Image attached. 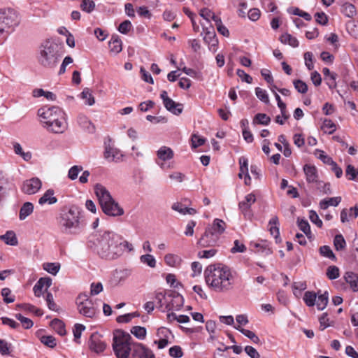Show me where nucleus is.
Listing matches in <instances>:
<instances>
[{"label": "nucleus", "mask_w": 358, "mask_h": 358, "mask_svg": "<svg viewBox=\"0 0 358 358\" xmlns=\"http://www.w3.org/2000/svg\"><path fill=\"white\" fill-rule=\"evenodd\" d=\"M90 247L102 259L113 260L122 254L120 236L113 231H99L90 237Z\"/></svg>", "instance_id": "obj_1"}, {"label": "nucleus", "mask_w": 358, "mask_h": 358, "mask_svg": "<svg viewBox=\"0 0 358 358\" xmlns=\"http://www.w3.org/2000/svg\"><path fill=\"white\" fill-rule=\"evenodd\" d=\"M206 285L217 292H227L234 287V277L230 268L223 264H211L204 271Z\"/></svg>", "instance_id": "obj_2"}, {"label": "nucleus", "mask_w": 358, "mask_h": 358, "mask_svg": "<svg viewBox=\"0 0 358 358\" xmlns=\"http://www.w3.org/2000/svg\"><path fill=\"white\" fill-rule=\"evenodd\" d=\"M43 127L55 134H62L68 127L64 111L58 106L43 107L38 110Z\"/></svg>", "instance_id": "obj_3"}, {"label": "nucleus", "mask_w": 358, "mask_h": 358, "mask_svg": "<svg viewBox=\"0 0 358 358\" xmlns=\"http://www.w3.org/2000/svg\"><path fill=\"white\" fill-rule=\"evenodd\" d=\"M81 213L75 206L63 207L57 217L59 227L67 233H76L82 225Z\"/></svg>", "instance_id": "obj_4"}, {"label": "nucleus", "mask_w": 358, "mask_h": 358, "mask_svg": "<svg viewBox=\"0 0 358 358\" xmlns=\"http://www.w3.org/2000/svg\"><path fill=\"white\" fill-rule=\"evenodd\" d=\"M60 58L59 45L56 43L47 40L39 46L37 61L43 68L55 69L57 66Z\"/></svg>", "instance_id": "obj_5"}, {"label": "nucleus", "mask_w": 358, "mask_h": 358, "mask_svg": "<svg viewBox=\"0 0 358 358\" xmlns=\"http://www.w3.org/2000/svg\"><path fill=\"white\" fill-rule=\"evenodd\" d=\"M94 193L99 200L102 211L108 216L117 217L124 214V210L112 197L109 191L102 185L94 186Z\"/></svg>", "instance_id": "obj_6"}, {"label": "nucleus", "mask_w": 358, "mask_h": 358, "mask_svg": "<svg viewBox=\"0 0 358 358\" xmlns=\"http://www.w3.org/2000/svg\"><path fill=\"white\" fill-rule=\"evenodd\" d=\"M132 338L122 330H116L113 334V349L117 358H129L131 348Z\"/></svg>", "instance_id": "obj_7"}, {"label": "nucleus", "mask_w": 358, "mask_h": 358, "mask_svg": "<svg viewBox=\"0 0 358 358\" xmlns=\"http://www.w3.org/2000/svg\"><path fill=\"white\" fill-rule=\"evenodd\" d=\"M156 299L160 308L164 307L163 311L178 310L183 306L184 299L182 295L176 292L157 293Z\"/></svg>", "instance_id": "obj_8"}, {"label": "nucleus", "mask_w": 358, "mask_h": 358, "mask_svg": "<svg viewBox=\"0 0 358 358\" xmlns=\"http://www.w3.org/2000/svg\"><path fill=\"white\" fill-rule=\"evenodd\" d=\"M76 303L78 313L85 317L94 318L99 313L97 306L86 294H80Z\"/></svg>", "instance_id": "obj_9"}, {"label": "nucleus", "mask_w": 358, "mask_h": 358, "mask_svg": "<svg viewBox=\"0 0 358 358\" xmlns=\"http://www.w3.org/2000/svg\"><path fill=\"white\" fill-rule=\"evenodd\" d=\"M17 12L13 8L0 9V36L8 33L7 29L18 24Z\"/></svg>", "instance_id": "obj_10"}, {"label": "nucleus", "mask_w": 358, "mask_h": 358, "mask_svg": "<svg viewBox=\"0 0 358 358\" xmlns=\"http://www.w3.org/2000/svg\"><path fill=\"white\" fill-rule=\"evenodd\" d=\"M157 160L156 163L160 166L162 169H168L173 167V166L166 162L171 160L173 158L174 153L171 148L166 146L161 147L157 151Z\"/></svg>", "instance_id": "obj_11"}, {"label": "nucleus", "mask_w": 358, "mask_h": 358, "mask_svg": "<svg viewBox=\"0 0 358 358\" xmlns=\"http://www.w3.org/2000/svg\"><path fill=\"white\" fill-rule=\"evenodd\" d=\"M220 236L211 229L206 228L204 234L199 239L197 244L202 248L215 247L218 244Z\"/></svg>", "instance_id": "obj_12"}, {"label": "nucleus", "mask_w": 358, "mask_h": 358, "mask_svg": "<svg viewBox=\"0 0 358 358\" xmlns=\"http://www.w3.org/2000/svg\"><path fill=\"white\" fill-rule=\"evenodd\" d=\"M42 182L38 178H32L23 182L21 189L26 194H34L41 188Z\"/></svg>", "instance_id": "obj_13"}, {"label": "nucleus", "mask_w": 358, "mask_h": 358, "mask_svg": "<svg viewBox=\"0 0 358 358\" xmlns=\"http://www.w3.org/2000/svg\"><path fill=\"white\" fill-rule=\"evenodd\" d=\"M256 201V196L253 193L247 194L245 199L238 203L239 210L243 214L244 217L251 219L253 214L250 210L252 204Z\"/></svg>", "instance_id": "obj_14"}, {"label": "nucleus", "mask_w": 358, "mask_h": 358, "mask_svg": "<svg viewBox=\"0 0 358 358\" xmlns=\"http://www.w3.org/2000/svg\"><path fill=\"white\" fill-rule=\"evenodd\" d=\"M131 273L132 270L130 268L116 269L113 273L110 282L113 286L122 285Z\"/></svg>", "instance_id": "obj_15"}, {"label": "nucleus", "mask_w": 358, "mask_h": 358, "mask_svg": "<svg viewBox=\"0 0 358 358\" xmlns=\"http://www.w3.org/2000/svg\"><path fill=\"white\" fill-rule=\"evenodd\" d=\"M103 156L108 162L115 163L122 162L123 157L120 150L110 145L105 146Z\"/></svg>", "instance_id": "obj_16"}, {"label": "nucleus", "mask_w": 358, "mask_h": 358, "mask_svg": "<svg viewBox=\"0 0 358 358\" xmlns=\"http://www.w3.org/2000/svg\"><path fill=\"white\" fill-rule=\"evenodd\" d=\"M132 357L134 358H155L152 351L141 343L133 345Z\"/></svg>", "instance_id": "obj_17"}, {"label": "nucleus", "mask_w": 358, "mask_h": 358, "mask_svg": "<svg viewBox=\"0 0 358 358\" xmlns=\"http://www.w3.org/2000/svg\"><path fill=\"white\" fill-rule=\"evenodd\" d=\"M106 344L102 341L101 336L97 332L93 333L89 341V348L96 353L103 352L106 348Z\"/></svg>", "instance_id": "obj_18"}, {"label": "nucleus", "mask_w": 358, "mask_h": 358, "mask_svg": "<svg viewBox=\"0 0 358 358\" xmlns=\"http://www.w3.org/2000/svg\"><path fill=\"white\" fill-rule=\"evenodd\" d=\"M268 231H270L271 235H272L275 239L276 243H280L281 238L280 236V230H279V220L277 216H273L269 222H268Z\"/></svg>", "instance_id": "obj_19"}, {"label": "nucleus", "mask_w": 358, "mask_h": 358, "mask_svg": "<svg viewBox=\"0 0 358 358\" xmlns=\"http://www.w3.org/2000/svg\"><path fill=\"white\" fill-rule=\"evenodd\" d=\"M303 171L306 175V181L308 183L318 182V173L317 169L315 166L310 164H306L303 166Z\"/></svg>", "instance_id": "obj_20"}, {"label": "nucleus", "mask_w": 358, "mask_h": 358, "mask_svg": "<svg viewBox=\"0 0 358 358\" xmlns=\"http://www.w3.org/2000/svg\"><path fill=\"white\" fill-rule=\"evenodd\" d=\"M164 106L167 110L174 115H178L182 112V105L179 103H176L171 98L165 99Z\"/></svg>", "instance_id": "obj_21"}, {"label": "nucleus", "mask_w": 358, "mask_h": 358, "mask_svg": "<svg viewBox=\"0 0 358 358\" xmlns=\"http://www.w3.org/2000/svg\"><path fill=\"white\" fill-rule=\"evenodd\" d=\"M54 190L52 189H48L43 195L39 199L38 203L41 205L48 203L50 205L57 203V199L54 196Z\"/></svg>", "instance_id": "obj_22"}, {"label": "nucleus", "mask_w": 358, "mask_h": 358, "mask_svg": "<svg viewBox=\"0 0 358 358\" xmlns=\"http://www.w3.org/2000/svg\"><path fill=\"white\" fill-rule=\"evenodd\" d=\"M110 51L117 54L122 51V41L118 36H112L109 41Z\"/></svg>", "instance_id": "obj_23"}, {"label": "nucleus", "mask_w": 358, "mask_h": 358, "mask_svg": "<svg viewBox=\"0 0 358 358\" xmlns=\"http://www.w3.org/2000/svg\"><path fill=\"white\" fill-rule=\"evenodd\" d=\"M344 278L345 281L350 284V287L354 292L358 291V285H357V280H358V275L351 272L348 271L346 272Z\"/></svg>", "instance_id": "obj_24"}, {"label": "nucleus", "mask_w": 358, "mask_h": 358, "mask_svg": "<svg viewBox=\"0 0 358 358\" xmlns=\"http://www.w3.org/2000/svg\"><path fill=\"white\" fill-rule=\"evenodd\" d=\"M34 211V205L31 202H25L20 210L19 219L25 220Z\"/></svg>", "instance_id": "obj_25"}, {"label": "nucleus", "mask_w": 358, "mask_h": 358, "mask_svg": "<svg viewBox=\"0 0 358 358\" xmlns=\"http://www.w3.org/2000/svg\"><path fill=\"white\" fill-rule=\"evenodd\" d=\"M226 227L225 222L220 219H215L212 226L208 227L212 231L220 237V235L224 231Z\"/></svg>", "instance_id": "obj_26"}, {"label": "nucleus", "mask_w": 358, "mask_h": 358, "mask_svg": "<svg viewBox=\"0 0 358 358\" xmlns=\"http://www.w3.org/2000/svg\"><path fill=\"white\" fill-rule=\"evenodd\" d=\"M280 41L282 43L288 44L293 48L298 47L299 44L297 38L288 33L282 34L280 37Z\"/></svg>", "instance_id": "obj_27"}, {"label": "nucleus", "mask_w": 358, "mask_h": 358, "mask_svg": "<svg viewBox=\"0 0 358 358\" xmlns=\"http://www.w3.org/2000/svg\"><path fill=\"white\" fill-rule=\"evenodd\" d=\"M52 328L60 336H64L66 334L64 323L59 319L55 318L50 322Z\"/></svg>", "instance_id": "obj_28"}, {"label": "nucleus", "mask_w": 358, "mask_h": 358, "mask_svg": "<svg viewBox=\"0 0 358 358\" xmlns=\"http://www.w3.org/2000/svg\"><path fill=\"white\" fill-rule=\"evenodd\" d=\"M341 201V196L328 198V199L322 200L320 202V206L322 209L325 210L330 206H337L340 203Z\"/></svg>", "instance_id": "obj_29"}, {"label": "nucleus", "mask_w": 358, "mask_h": 358, "mask_svg": "<svg viewBox=\"0 0 358 358\" xmlns=\"http://www.w3.org/2000/svg\"><path fill=\"white\" fill-rule=\"evenodd\" d=\"M80 99L83 100H85V104L88 106H92L95 103L94 97L92 95L91 90L86 87L85 88L83 92L80 94Z\"/></svg>", "instance_id": "obj_30"}, {"label": "nucleus", "mask_w": 358, "mask_h": 358, "mask_svg": "<svg viewBox=\"0 0 358 358\" xmlns=\"http://www.w3.org/2000/svg\"><path fill=\"white\" fill-rule=\"evenodd\" d=\"M234 328L241 332L244 336L250 338L254 343H260L259 338L253 331L243 329L240 326H234Z\"/></svg>", "instance_id": "obj_31"}, {"label": "nucleus", "mask_w": 358, "mask_h": 358, "mask_svg": "<svg viewBox=\"0 0 358 358\" xmlns=\"http://www.w3.org/2000/svg\"><path fill=\"white\" fill-rule=\"evenodd\" d=\"M1 239L3 240L6 244L12 246L17 245L18 243L17 237L12 231H7L4 235L1 236Z\"/></svg>", "instance_id": "obj_32"}, {"label": "nucleus", "mask_w": 358, "mask_h": 358, "mask_svg": "<svg viewBox=\"0 0 358 358\" xmlns=\"http://www.w3.org/2000/svg\"><path fill=\"white\" fill-rule=\"evenodd\" d=\"M328 301V292H325L324 293L321 294L317 296V299H316L315 305L317 306V308L319 310H322L327 307Z\"/></svg>", "instance_id": "obj_33"}, {"label": "nucleus", "mask_w": 358, "mask_h": 358, "mask_svg": "<svg viewBox=\"0 0 358 358\" xmlns=\"http://www.w3.org/2000/svg\"><path fill=\"white\" fill-rule=\"evenodd\" d=\"M8 178L3 171H0V202L4 197L6 185L8 184Z\"/></svg>", "instance_id": "obj_34"}, {"label": "nucleus", "mask_w": 358, "mask_h": 358, "mask_svg": "<svg viewBox=\"0 0 358 358\" xmlns=\"http://www.w3.org/2000/svg\"><path fill=\"white\" fill-rule=\"evenodd\" d=\"M341 12L348 17H353L356 15V8L350 3H345L341 6Z\"/></svg>", "instance_id": "obj_35"}, {"label": "nucleus", "mask_w": 358, "mask_h": 358, "mask_svg": "<svg viewBox=\"0 0 358 358\" xmlns=\"http://www.w3.org/2000/svg\"><path fill=\"white\" fill-rule=\"evenodd\" d=\"M317 294L314 292L307 291L303 296V301L307 306L312 307L315 305Z\"/></svg>", "instance_id": "obj_36"}, {"label": "nucleus", "mask_w": 358, "mask_h": 358, "mask_svg": "<svg viewBox=\"0 0 358 358\" xmlns=\"http://www.w3.org/2000/svg\"><path fill=\"white\" fill-rule=\"evenodd\" d=\"M319 252L321 256L324 257L326 258L330 259L333 261L336 260V257L334 254L331 248L328 245L321 246L319 249Z\"/></svg>", "instance_id": "obj_37"}, {"label": "nucleus", "mask_w": 358, "mask_h": 358, "mask_svg": "<svg viewBox=\"0 0 358 358\" xmlns=\"http://www.w3.org/2000/svg\"><path fill=\"white\" fill-rule=\"evenodd\" d=\"M199 14L208 22H210V19L215 22L216 20L219 18L218 16L215 15V13L208 8L201 9Z\"/></svg>", "instance_id": "obj_38"}, {"label": "nucleus", "mask_w": 358, "mask_h": 358, "mask_svg": "<svg viewBox=\"0 0 358 358\" xmlns=\"http://www.w3.org/2000/svg\"><path fill=\"white\" fill-rule=\"evenodd\" d=\"M275 98L277 101L278 106L280 110L282 117L284 120H287L289 117V115L287 110L286 104L282 101L281 98L278 94L275 93Z\"/></svg>", "instance_id": "obj_39"}, {"label": "nucleus", "mask_w": 358, "mask_h": 358, "mask_svg": "<svg viewBox=\"0 0 358 358\" xmlns=\"http://www.w3.org/2000/svg\"><path fill=\"white\" fill-rule=\"evenodd\" d=\"M271 122V118L265 113H257L253 120L254 124L262 125H268Z\"/></svg>", "instance_id": "obj_40"}, {"label": "nucleus", "mask_w": 358, "mask_h": 358, "mask_svg": "<svg viewBox=\"0 0 358 358\" xmlns=\"http://www.w3.org/2000/svg\"><path fill=\"white\" fill-rule=\"evenodd\" d=\"M334 245L335 249L338 251L343 250L346 247V242L343 235L337 234L334 239Z\"/></svg>", "instance_id": "obj_41"}, {"label": "nucleus", "mask_w": 358, "mask_h": 358, "mask_svg": "<svg viewBox=\"0 0 358 358\" xmlns=\"http://www.w3.org/2000/svg\"><path fill=\"white\" fill-rule=\"evenodd\" d=\"M140 261L143 264H146L150 268H155L156 266V259L153 255L146 254L140 257Z\"/></svg>", "instance_id": "obj_42"}, {"label": "nucleus", "mask_w": 358, "mask_h": 358, "mask_svg": "<svg viewBox=\"0 0 358 358\" xmlns=\"http://www.w3.org/2000/svg\"><path fill=\"white\" fill-rule=\"evenodd\" d=\"M322 129L325 133L331 134L336 131V124L331 120L324 119L322 126Z\"/></svg>", "instance_id": "obj_43"}, {"label": "nucleus", "mask_w": 358, "mask_h": 358, "mask_svg": "<svg viewBox=\"0 0 358 358\" xmlns=\"http://www.w3.org/2000/svg\"><path fill=\"white\" fill-rule=\"evenodd\" d=\"M43 267L47 272L55 275L60 269V264L59 263H45Z\"/></svg>", "instance_id": "obj_44"}, {"label": "nucleus", "mask_w": 358, "mask_h": 358, "mask_svg": "<svg viewBox=\"0 0 358 358\" xmlns=\"http://www.w3.org/2000/svg\"><path fill=\"white\" fill-rule=\"evenodd\" d=\"M85 329V327L81 324H76L73 329V333L74 336V341L77 343H80V338L82 335V332Z\"/></svg>", "instance_id": "obj_45"}, {"label": "nucleus", "mask_w": 358, "mask_h": 358, "mask_svg": "<svg viewBox=\"0 0 358 358\" xmlns=\"http://www.w3.org/2000/svg\"><path fill=\"white\" fill-rule=\"evenodd\" d=\"M131 333L137 338L143 340L146 336V329L145 327L135 326L131 329Z\"/></svg>", "instance_id": "obj_46"}, {"label": "nucleus", "mask_w": 358, "mask_h": 358, "mask_svg": "<svg viewBox=\"0 0 358 358\" xmlns=\"http://www.w3.org/2000/svg\"><path fill=\"white\" fill-rule=\"evenodd\" d=\"M345 174L350 180H355L358 178V171L351 164L347 166Z\"/></svg>", "instance_id": "obj_47"}, {"label": "nucleus", "mask_w": 358, "mask_h": 358, "mask_svg": "<svg viewBox=\"0 0 358 358\" xmlns=\"http://www.w3.org/2000/svg\"><path fill=\"white\" fill-rule=\"evenodd\" d=\"M41 342L50 348H53L56 346V339L52 336H43L40 338Z\"/></svg>", "instance_id": "obj_48"}, {"label": "nucleus", "mask_w": 358, "mask_h": 358, "mask_svg": "<svg viewBox=\"0 0 358 358\" xmlns=\"http://www.w3.org/2000/svg\"><path fill=\"white\" fill-rule=\"evenodd\" d=\"M299 228L307 236L310 234V227L307 220L298 218L297 221Z\"/></svg>", "instance_id": "obj_49"}, {"label": "nucleus", "mask_w": 358, "mask_h": 358, "mask_svg": "<svg viewBox=\"0 0 358 358\" xmlns=\"http://www.w3.org/2000/svg\"><path fill=\"white\" fill-rule=\"evenodd\" d=\"M80 8L83 11L90 13L94 9L95 3L92 0H83Z\"/></svg>", "instance_id": "obj_50"}, {"label": "nucleus", "mask_w": 358, "mask_h": 358, "mask_svg": "<svg viewBox=\"0 0 358 358\" xmlns=\"http://www.w3.org/2000/svg\"><path fill=\"white\" fill-rule=\"evenodd\" d=\"M255 94L257 98L265 103H269L268 94L265 90L260 87L255 88Z\"/></svg>", "instance_id": "obj_51"}, {"label": "nucleus", "mask_w": 358, "mask_h": 358, "mask_svg": "<svg viewBox=\"0 0 358 358\" xmlns=\"http://www.w3.org/2000/svg\"><path fill=\"white\" fill-rule=\"evenodd\" d=\"M15 317L21 322L24 329H30L33 327L34 322L32 320L22 316L20 313L16 314Z\"/></svg>", "instance_id": "obj_52"}, {"label": "nucleus", "mask_w": 358, "mask_h": 358, "mask_svg": "<svg viewBox=\"0 0 358 358\" xmlns=\"http://www.w3.org/2000/svg\"><path fill=\"white\" fill-rule=\"evenodd\" d=\"M83 166L75 165L73 166L68 172V177L72 180H74L78 178V176L80 171H83Z\"/></svg>", "instance_id": "obj_53"}, {"label": "nucleus", "mask_w": 358, "mask_h": 358, "mask_svg": "<svg viewBox=\"0 0 358 358\" xmlns=\"http://www.w3.org/2000/svg\"><path fill=\"white\" fill-rule=\"evenodd\" d=\"M327 276L330 280H334L339 277V269L336 266H330L327 270Z\"/></svg>", "instance_id": "obj_54"}, {"label": "nucleus", "mask_w": 358, "mask_h": 358, "mask_svg": "<svg viewBox=\"0 0 358 358\" xmlns=\"http://www.w3.org/2000/svg\"><path fill=\"white\" fill-rule=\"evenodd\" d=\"M1 295L4 302L6 303H13L15 301V296L11 295V291L9 288H3L1 289Z\"/></svg>", "instance_id": "obj_55"}, {"label": "nucleus", "mask_w": 358, "mask_h": 358, "mask_svg": "<svg viewBox=\"0 0 358 358\" xmlns=\"http://www.w3.org/2000/svg\"><path fill=\"white\" fill-rule=\"evenodd\" d=\"M215 24L220 34H221L224 36H229V31L228 29L222 24L220 17L216 20V21L215 22Z\"/></svg>", "instance_id": "obj_56"}, {"label": "nucleus", "mask_w": 358, "mask_h": 358, "mask_svg": "<svg viewBox=\"0 0 358 358\" xmlns=\"http://www.w3.org/2000/svg\"><path fill=\"white\" fill-rule=\"evenodd\" d=\"M217 250L215 248H211L210 250H205L199 251L197 254L198 257L199 258H205V259H209L215 255Z\"/></svg>", "instance_id": "obj_57"}, {"label": "nucleus", "mask_w": 358, "mask_h": 358, "mask_svg": "<svg viewBox=\"0 0 358 358\" xmlns=\"http://www.w3.org/2000/svg\"><path fill=\"white\" fill-rule=\"evenodd\" d=\"M295 89L301 94H305L308 91V86L303 81L296 80L293 82Z\"/></svg>", "instance_id": "obj_58"}, {"label": "nucleus", "mask_w": 358, "mask_h": 358, "mask_svg": "<svg viewBox=\"0 0 358 358\" xmlns=\"http://www.w3.org/2000/svg\"><path fill=\"white\" fill-rule=\"evenodd\" d=\"M317 185V189L326 194H332V191L331 189V185L329 182H323L322 181L318 180L317 182H316Z\"/></svg>", "instance_id": "obj_59"}, {"label": "nucleus", "mask_w": 358, "mask_h": 358, "mask_svg": "<svg viewBox=\"0 0 358 358\" xmlns=\"http://www.w3.org/2000/svg\"><path fill=\"white\" fill-rule=\"evenodd\" d=\"M45 300L50 310L53 311L59 310V308L57 305L55 303L53 296L50 292H47Z\"/></svg>", "instance_id": "obj_60"}, {"label": "nucleus", "mask_w": 358, "mask_h": 358, "mask_svg": "<svg viewBox=\"0 0 358 358\" xmlns=\"http://www.w3.org/2000/svg\"><path fill=\"white\" fill-rule=\"evenodd\" d=\"M179 258L177 255L167 254L164 257L165 263L170 266H175L178 263Z\"/></svg>", "instance_id": "obj_61"}, {"label": "nucleus", "mask_w": 358, "mask_h": 358, "mask_svg": "<svg viewBox=\"0 0 358 358\" xmlns=\"http://www.w3.org/2000/svg\"><path fill=\"white\" fill-rule=\"evenodd\" d=\"M309 219L317 227L321 228L322 227V221L320 219L318 215L315 210L309 211Z\"/></svg>", "instance_id": "obj_62"}, {"label": "nucleus", "mask_w": 358, "mask_h": 358, "mask_svg": "<svg viewBox=\"0 0 358 358\" xmlns=\"http://www.w3.org/2000/svg\"><path fill=\"white\" fill-rule=\"evenodd\" d=\"M205 143V138L201 137L199 135L193 134L192 136V146L193 148H196Z\"/></svg>", "instance_id": "obj_63"}, {"label": "nucleus", "mask_w": 358, "mask_h": 358, "mask_svg": "<svg viewBox=\"0 0 358 358\" xmlns=\"http://www.w3.org/2000/svg\"><path fill=\"white\" fill-rule=\"evenodd\" d=\"M169 355L174 358H180L183 355V352L180 346L175 345L169 349Z\"/></svg>", "instance_id": "obj_64"}]
</instances>
